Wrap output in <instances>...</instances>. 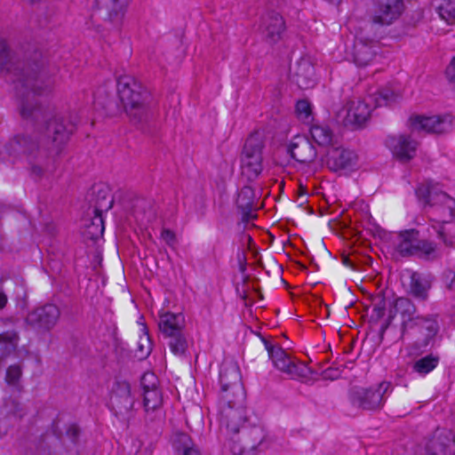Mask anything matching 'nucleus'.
I'll use <instances>...</instances> for the list:
<instances>
[{
    "label": "nucleus",
    "instance_id": "nucleus-17",
    "mask_svg": "<svg viewBox=\"0 0 455 455\" xmlns=\"http://www.w3.org/2000/svg\"><path fill=\"white\" fill-rule=\"evenodd\" d=\"M426 455H455L454 435L448 429H437L426 447Z\"/></svg>",
    "mask_w": 455,
    "mask_h": 455
},
{
    "label": "nucleus",
    "instance_id": "nucleus-44",
    "mask_svg": "<svg viewBox=\"0 0 455 455\" xmlns=\"http://www.w3.org/2000/svg\"><path fill=\"white\" fill-rule=\"evenodd\" d=\"M138 347L140 352V357H147L151 352V342L148 334H145L140 338L138 343Z\"/></svg>",
    "mask_w": 455,
    "mask_h": 455
},
{
    "label": "nucleus",
    "instance_id": "nucleus-6",
    "mask_svg": "<svg viewBox=\"0 0 455 455\" xmlns=\"http://www.w3.org/2000/svg\"><path fill=\"white\" fill-rule=\"evenodd\" d=\"M392 390V384L388 381H383L376 387H354L350 391V400L358 408L370 411L379 410L383 406Z\"/></svg>",
    "mask_w": 455,
    "mask_h": 455
},
{
    "label": "nucleus",
    "instance_id": "nucleus-49",
    "mask_svg": "<svg viewBox=\"0 0 455 455\" xmlns=\"http://www.w3.org/2000/svg\"><path fill=\"white\" fill-rule=\"evenodd\" d=\"M444 282L448 289L452 288V284L455 282V272L448 269L444 272Z\"/></svg>",
    "mask_w": 455,
    "mask_h": 455
},
{
    "label": "nucleus",
    "instance_id": "nucleus-30",
    "mask_svg": "<svg viewBox=\"0 0 455 455\" xmlns=\"http://www.w3.org/2000/svg\"><path fill=\"white\" fill-rule=\"evenodd\" d=\"M104 8L108 12V20L114 24H119L124 16V12L130 0H101Z\"/></svg>",
    "mask_w": 455,
    "mask_h": 455
},
{
    "label": "nucleus",
    "instance_id": "nucleus-26",
    "mask_svg": "<svg viewBox=\"0 0 455 455\" xmlns=\"http://www.w3.org/2000/svg\"><path fill=\"white\" fill-rule=\"evenodd\" d=\"M415 327L419 329V331L425 336V340L427 343L428 340L432 339L439 331L437 315H417L413 323V328Z\"/></svg>",
    "mask_w": 455,
    "mask_h": 455
},
{
    "label": "nucleus",
    "instance_id": "nucleus-9",
    "mask_svg": "<svg viewBox=\"0 0 455 455\" xmlns=\"http://www.w3.org/2000/svg\"><path fill=\"white\" fill-rule=\"evenodd\" d=\"M60 317V308L55 304L47 303L29 312L25 322L38 331H50L56 326Z\"/></svg>",
    "mask_w": 455,
    "mask_h": 455
},
{
    "label": "nucleus",
    "instance_id": "nucleus-13",
    "mask_svg": "<svg viewBox=\"0 0 455 455\" xmlns=\"http://www.w3.org/2000/svg\"><path fill=\"white\" fill-rule=\"evenodd\" d=\"M220 389L234 388L237 402L245 398L242 377L238 365L233 361H224L220 370Z\"/></svg>",
    "mask_w": 455,
    "mask_h": 455
},
{
    "label": "nucleus",
    "instance_id": "nucleus-33",
    "mask_svg": "<svg viewBox=\"0 0 455 455\" xmlns=\"http://www.w3.org/2000/svg\"><path fill=\"white\" fill-rule=\"evenodd\" d=\"M439 361L438 355L430 354L416 360L412 364V369L420 375H426L436 368Z\"/></svg>",
    "mask_w": 455,
    "mask_h": 455
},
{
    "label": "nucleus",
    "instance_id": "nucleus-7",
    "mask_svg": "<svg viewBox=\"0 0 455 455\" xmlns=\"http://www.w3.org/2000/svg\"><path fill=\"white\" fill-rule=\"evenodd\" d=\"M262 341L267 351L269 359L277 370L285 373L291 379H299L307 376L308 369L305 364L297 363L280 346L273 344L265 338H262Z\"/></svg>",
    "mask_w": 455,
    "mask_h": 455
},
{
    "label": "nucleus",
    "instance_id": "nucleus-28",
    "mask_svg": "<svg viewBox=\"0 0 455 455\" xmlns=\"http://www.w3.org/2000/svg\"><path fill=\"white\" fill-rule=\"evenodd\" d=\"M297 84L300 88L307 89L315 84V68L314 66L306 60L298 62V68L295 73Z\"/></svg>",
    "mask_w": 455,
    "mask_h": 455
},
{
    "label": "nucleus",
    "instance_id": "nucleus-12",
    "mask_svg": "<svg viewBox=\"0 0 455 455\" xmlns=\"http://www.w3.org/2000/svg\"><path fill=\"white\" fill-rule=\"evenodd\" d=\"M416 312V306L411 299L404 297L396 299L393 303V308L389 310L387 322L380 328V333L383 334L386 331L396 313L400 314L403 318L401 324L403 332L406 330L412 329L417 316Z\"/></svg>",
    "mask_w": 455,
    "mask_h": 455
},
{
    "label": "nucleus",
    "instance_id": "nucleus-14",
    "mask_svg": "<svg viewBox=\"0 0 455 455\" xmlns=\"http://www.w3.org/2000/svg\"><path fill=\"white\" fill-rule=\"evenodd\" d=\"M286 29L285 21L283 16L271 11L261 18L260 32L263 39L269 44L278 43Z\"/></svg>",
    "mask_w": 455,
    "mask_h": 455
},
{
    "label": "nucleus",
    "instance_id": "nucleus-40",
    "mask_svg": "<svg viewBox=\"0 0 455 455\" xmlns=\"http://www.w3.org/2000/svg\"><path fill=\"white\" fill-rule=\"evenodd\" d=\"M371 99L374 100L376 107L388 106L395 102L397 95L390 89L384 88L379 90Z\"/></svg>",
    "mask_w": 455,
    "mask_h": 455
},
{
    "label": "nucleus",
    "instance_id": "nucleus-5",
    "mask_svg": "<svg viewBox=\"0 0 455 455\" xmlns=\"http://www.w3.org/2000/svg\"><path fill=\"white\" fill-rule=\"evenodd\" d=\"M143 389V406L146 412V421L155 422L163 419V395L158 388V379L152 372L145 373L140 379Z\"/></svg>",
    "mask_w": 455,
    "mask_h": 455
},
{
    "label": "nucleus",
    "instance_id": "nucleus-42",
    "mask_svg": "<svg viewBox=\"0 0 455 455\" xmlns=\"http://www.w3.org/2000/svg\"><path fill=\"white\" fill-rule=\"evenodd\" d=\"M296 114L299 120L309 123L312 118L311 105L307 100H300L296 104Z\"/></svg>",
    "mask_w": 455,
    "mask_h": 455
},
{
    "label": "nucleus",
    "instance_id": "nucleus-48",
    "mask_svg": "<svg viewBox=\"0 0 455 455\" xmlns=\"http://www.w3.org/2000/svg\"><path fill=\"white\" fill-rule=\"evenodd\" d=\"M446 77L451 82H455V56L451 60L445 71Z\"/></svg>",
    "mask_w": 455,
    "mask_h": 455
},
{
    "label": "nucleus",
    "instance_id": "nucleus-39",
    "mask_svg": "<svg viewBox=\"0 0 455 455\" xmlns=\"http://www.w3.org/2000/svg\"><path fill=\"white\" fill-rule=\"evenodd\" d=\"M245 398L241 402H237L235 398V395L234 394V388H225L220 389V409H222L226 406L228 407H235L241 406L244 404Z\"/></svg>",
    "mask_w": 455,
    "mask_h": 455
},
{
    "label": "nucleus",
    "instance_id": "nucleus-25",
    "mask_svg": "<svg viewBox=\"0 0 455 455\" xmlns=\"http://www.w3.org/2000/svg\"><path fill=\"white\" fill-rule=\"evenodd\" d=\"M431 288L430 282L421 274L413 272L411 275L410 294L420 301H426Z\"/></svg>",
    "mask_w": 455,
    "mask_h": 455
},
{
    "label": "nucleus",
    "instance_id": "nucleus-27",
    "mask_svg": "<svg viewBox=\"0 0 455 455\" xmlns=\"http://www.w3.org/2000/svg\"><path fill=\"white\" fill-rule=\"evenodd\" d=\"M172 443L173 449L180 455H201L198 447L185 433H175L172 435Z\"/></svg>",
    "mask_w": 455,
    "mask_h": 455
},
{
    "label": "nucleus",
    "instance_id": "nucleus-32",
    "mask_svg": "<svg viewBox=\"0 0 455 455\" xmlns=\"http://www.w3.org/2000/svg\"><path fill=\"white\" fill-rule=\"evenodd\" d=\"M415 256L426 260H435L442 257V252L435 242L419 239Z\"/></svg>",
    "mask_w": 455,
    "mask_h": 455
},
{
    "label": "nucleus",
    "instance_id": "nucleus-16",
    "mask_svg": "<svg viewBox=\"0 0 455 455\" xmlns=\"http://www.w3.org/2000/svg\"><path fill=\"white\" fill-rule=\"evenodd\" d=\"M357 161V155L345 148H331L327 153V166L333 172L355 170Z\"/></svg>",
    "mask_w": 455,
    "mask_h": 455
},
{
    "label": "nucleus",
    "instance_id": "nucleus-46",
    "mask_svg": "<svg viewBox=\"0 0 455 455\" xmlns=\"http://www.w3.org/2000/svg\"><path fill=\"white\" fill-rule=\"evenodd\" d=\"M66 435L74 444H76L80 435V428L76 425L72 424L68 427Z\"/></svg>",
    "mask_w": 455,
    "mask_h": 455
},
{
    "label": "nucleus",
    "instance_id": "nucleus-10",
    "mask_svg": "<svg viewBox=\"0 0 455 455\" xmlns=\"http://www.w3.org/2000/svg\"><path fill=\"white\" fill-rule=\"evenodd\" d=\"M109 405L116 417L124 420L129 419L134 405V399L131 395V386L127 381H116L114 383Z\"/></svg>",
    "mask_w": 455,
    "mask_h": 455
},
{
    "label": "nucleus",
    "instance_id": "nucleus-50",
    "mask_svg": "<svg viewBox=\"0 0 455 455\" xmlns=\"http://www.w3.org/2000/svg\"><path fill=\"white\" fill-rule=\"evenodd\" d=\"M323 375L324 379H335L339 376V372L337 369L329 368L323 372Z\"/></svg>",
    "mask_w": 455,
    "mask_h": 455
},
{
    "label": "nucleus",
    "instance_id": "nucleus-3",
    "mask_svg": "<svg viewBox=\"0 0 455 455\" xmlns=\"http://www.w3.org/2000/svg\"><path fill=\"white\" fill-rule=\"evenodd\" d=\"M416 196L424 205L436 207L443 222H451L455 217V199L443 192L437 183L427 181L416 188Z\"/></svg>",
    "mask_w": 455,
    "mask_h": 455
},
{
    "label": "nucleus",
    "instance_id": "nucleus-47",
    "mask_svg": "<svg viewBox=\"0 0 455 455\" xmlns=\"http://www.w3.org/2000/svg\"><path fill=\"white\" fill-rule=\"evenodd\" d=\"M11 412L13 415V417L19 419H21L26 414V411L22 408L21 404L15 401L11 402Z\"/></svg>",
    "mask_w": 455,
    "mask_h": 455
},
{
    "label": "nucleus",
    "instance_id": "nucleus-37",
    "mask_svg": "<svg viewBox=\"0 0 455 455\" xmlns=\"http://www.w3.org/2000/svg\"><path fill=\"white\" fill-rule=\"evenodd\" d=\"M449 222L441 221L437 225L433 226V228L436 231L437 237L443 242L447 247H453L455 244V229L447 228L446 224Z\"/></svg>",
    "mask_w": 455,
    "mask_h": 455
},
{
    "label": "nucleus",
    "instance_id": "nucleus-2",
    "mask_svg": "<svg viewBox=\"0 0 455 455\" xmlns=\"http://www.w3.org/2000/svg\"><path fill=\"white\" fill-rule=\"evenodd\" d=\"M116 90L130 121L142 129L151 116L150 92L132 76L127 75L117 78Z\"/></svg>",
    "mask_w": 455,
    "mask_h": 455
},
{
    "label": "nucleus",
    "instance_id": "nucleus-52",
    "mask_svg": "<svg viewBox=\"0 0 455 455\" xmlns=\"http://www.w3.org/2000/svg\"><path fill=\"white\" fill-rule=\"evenodd\" d=\"M7 303V297L4 292H0V309L4 308Z\"/></svg>",
    "mask_w": 455,
    "mask_h": 455
},
{
    "label": "nucleus",
    "instance_id": "nucleus-31",
    "mask_svg": "<svg viewBox=\"0 0 455 455\" xmlns=\"http://www.w3.org/2000/svg\"><path fill=\"white\" fill-rule=\"evenodd\" d=\"M93 194L95 195L93 212L102 214L104 212H108L112 208L114 199L108 188L104 186L94 187Z\"/></svg>",
    "mask_w": 455,
    "mask_h": 455
},
{
    "label": "nucleus",
    "instance_id": "nucleus-19",
    "mask_svg": "<svg viewBox=\"0 0 455 455\" xmlns=\"http://www.w3.org/2000/svg\"><path fill=\"white\" fill-rule=\"evenodd\" d=\"M291 156L299 163L309 164L315 161L317 156L316 149L306 136H295L288 146Z\"/></svg>",
    "mask_w": 455,
    "mask_h": 455
},
{
    "label": "nucleus",
    "instance_id": "nucleus-34",
    "mask_svg": "<svg viewBox=\"0 0 455 455\" xmlns=\"http://www.w3.org/2000/svg\"><path fill=\"white\" fill-rule=\"evenodd\" d=\"M164 339H168L167 344L170 347V350L175 355H185L188 349V340L183 331L165 337Z\"/></svg>",
    "mask_w": 455,
    "mask_h": 455
},
{
    "label": "nucleus",
    "instance_id": "nucleus-24",
    "mask_svg": "<svg viewBox=\"0 0 455 455\" xmlns=\"http://www.w3.org/2000/svg\"><path fill=\"white\" fill-rule=\"evenodd\" d=\"M418 240V231L414 229L405 230L399 235V243L396 244V251L403 257L415 256L417 253Z\"/></svg>",
    "mask_w": 455,
    "mask_h": 455
},
{
    "label": "nucleus",
    "instance_id": "nucleus-43",
    "mask_svg": "<svg viewBox=\"0 0 455 455\" xmlns=\"http://www.w3.org/2000/svg\"><path fill=\"white\" fill-rule=\"evenodd\" d=\"M21 376V369L14 364L8 367L6 371V382L11 385L16 384Z\"/></svg>",
    "mask_w": 455,
    "mask_h": 455
},
{
    "label": "nucleus",
    "instance_id": "nucleus-29",
    "mask_svg": "<svg viewBox=\"0 0 455 455\" xmlns=\"http://www.w3.org/2000/svg\"><path fill=\"white\" fill-rule=\"evenodd\" d=\"M254 198V191L251 187H243L238 193L236 205L243 213V220H248L253 217L252 209Z\"/></svg>",
    "mask_w": 455,
    "mask_h": 455
},
{
    "label": "nucleus",
    "instance_id": "nucleus-11",
    "mask_svg": "<svg viewBox=\"0 0 455 455\" xmlns=\"http://www.w3.org/2000/svg\"><path fill=\"white\" fill-rule=\"evenodd\" d=\"M403 8V0H379L373 5L370 20L374 25L389 26L401 16Z\"/></svg>",
    "mask_w": 455,
    "mask_h": 455
},
{
    "label": "nucleus",
    "instance_id": "nucleus-18",
    "mask_svg": "<svg viewBox=\"0 0 455 455\" xmlns=\"http://www.w3.org/2000/svg\"><path fill=\"white\" fill-rule=\"evenodd\" d=\"M371 110L369 104L363 100L350 101L343 109L339 112L345 125L361 126L370 117Z\"/></svg>",
    "mask_w": 455,
    "mask_h": 455
},
{
    "label": "nucleus",
    "instance_id": "nucleus-45",
    "mask_svg": "<svg viewBox=\"0 0 455 455\" xmlns=\"http://www.w3.org/2000/svg\"><path fill=\"white\" fill-rule=\"evenodd\" d=\"M161 238L169 246H173L176 243V235L171 229L164 228L161 232Z\"/></svg>",
    "mask_w": 455,
    "mask_h": 455
},
{
    "label": "nucleus",
    "instance_id": "nucleus-51",
    "mask_svg": "<svg viewBox=\"0 0 455 455\" xmlns=\"http://www.w3.org/2000/svg\"><path fill=\"white\" fill-rule=\"evenodd\" d=\"M342 262L347 267L352 269H356L355 263L348 256L344 255L342 257Z\"/></svg>",
    "mask_w": 455,
    "mask_h": 455
},
{
    "label": "nucleus",
    "instance_id": "nucleus-38",
    "mask_svg": "<svg viewBox=\"0 0 455 455\" xmlns=\"http://www.w3.org/2000/svg\"><path fill=\"white\" fill-rule=\"evenodd\" d=\"M93 213L94 216L91 220V224L87 226V233L91 239L96 240L103 235L105 227L102 214Z\"/></svg>",
    "mask_w": 455,
    "mask_h": 455
},
{
    "label": "nucleus",
    "instance_id": "nucleus-36",
    "mask_svg": "<svg viewBox=\"0 0 455 455\" xmlns=\"http://www.w3.org/2000/svg\"><path fill=\"white\" fill-rule=\"evenodd\" d=\"M436 12L448 25L455 24V0H440Z\"/></svg>",
    "mask_w": 455,
    "mask_h": 455
},
{
    "label": "nucleus",
    "instance_id": "nucleus-4",
    "mask_svg": "<svg viewBox=\"0 0 455 455\" xmlns=\"http://www.w3.org/2000/svg\"><path fill=\"white\" fill-rule=\"evenodd\" d=\"M265 147L263 134L254 132L246 139L241 156L242 174L249 180H253L261 173L262 151Z\"/></svg>",
    "mask_w": 455,
    "mask_h": 455
},
{
    "label": "nucleus",
    "instance_id": "nucleus-8",
    "mask_svg": "<svg viewBox=\"0 0 455 455\" xmlns=\"http://www.w3.org/2000/svg\"><path fill=\"white\" fill-rule=\"evenodd\" d=\"M453 118L450 115L444 116H414L409 120L410 129L412 132H421L430 134H443L452 131Z\"/></svg>",
    "mask_w": 455,
    "mask_h": 455
},
{
    "label": "nucleus",
    "instance_id": "nucleus-41",
    "mask_svg": "<svg viewBox=\"0 0 455 455\" xmlns=\"http://www.w3.org/2000/svg\"><path fill=\"white\" fill-rule=\"evenodd\" d=\"M373 309L371 318L372 321L378 322L384 315L386 312V299L382 293L378 294L373 300Z\"/></svg>",
    "mask_w": 455,
    "mask_h": 455
},
{
    "label": "nucleus",
    "instance_id": "nucleus-21",
    "mask_svg": "<svg viewBox=\"0 0 455 455\" xmlns=\"http://www.w3.org/2000/svg\"><path fill=\"white\" fill-rule=\"evenodd\" d=\"M243 443L236 448L234 445L231 450L236 455H246L247 451H254L257 447L263 444L267 436L265 429L261 426H253L252 427H244L243 431Z\"/></svg>",
    "mask_w": 455,
    "mask_h": 455
},
{
    "label": "nucleus",
    "instance_id": "nucleus-20",
    "mask_svg": "<svg viewBox=\"0 0 455 455\" xmlns=\"http://www.w3.org/2000/svg\"><path fill=\"white\" fill-rule=\"evenodd\" d=\"M246 419V409L244 404L235 407H224L220 409V422L228 431L237 434Z\"/></svg>",
    "mask_w": 455,
    "mask_h": 455
},
{
    "label": "nucleus",
    "instance_id": "nucleus-15",
    "mask_svg": "<svg viewBox=\"0 0 455 455\" xmlns=\"http://www.w3.org/2000/svg\"><path fill=\"white\" fill-rule=\"evenodd\" d=\"M386 145L394 156L401 162L411 160L415 156L418 148V142L411 139V135L406 134L388 136Z\"/></svg>",
    "mask_w": 455,
    "mask_h": 455
},
{
    "label": "nucleus",
    "instance_id": "nucleus-23",
    "mask_svg": "<svg viewBox=\"0 0 455 455\" xmlns=\"http://www.w3.org/2000/svg\"><path fill=\"white\" fill-rule=\"evenodd\" d=\"M159 330L164 338L183 331L185 319L181 314L166 312L160 315L158 322Z\"/></svg>",
    "mask_w": 455,
    "mask_h": 455
},
{
    "label": "nucleus",
    "instance_id": "nucleus-35",
    "mask_svg": "<svg viewBox=\"0 0 455 455\" xmlns=\"http://www.w3.org/2000/svg\"><path fill=\"white\" fill-rule=\"evenodd\" d=\"M310 134L319 146H329L332 141L333 133L329 127L324 125H312Z\"/></svg>",
    "mask_w": 455,
    "mask_h": 455
},
{
    "label": "nucleus",
    "instance_id": "nucleus-1",
    "mask_svg": "<svg viewBox=\"0 0 455 455\" xmlns=\"http://www.w3.org/2000/svg\"><path fill=\"white\" fill-rule=\"evenodd\" d=\"M40 53L36 52L33 63L21 61L6 43L0 41V76H9L20 93V114L24 121L36 131L33 133L15 135L4 144L5 153L13 157H23L35 179L41 178L48 170L50 156L60 152L74 132L77 116L53 115L54 109L39 100L47 95L53 81L39 62Z\"/></svg>",
    "mask_w": 455,
    "mask_h": 455
},
{
    "label": "nucleus",
    "instance_id": "nucleus-22",
    "mask_svg": "<svg viewBox=\"0 0 455 455\" xmlns=\"http://www.w3.org/2000/svg\"><path fill=\"white\" fill-rule=\"evenodd\" d=\"M378 49V44L375 42L357 40L354 45V62L359 67L369 65L375 57Z\"/></svg>",
    "mask_w": 455,
    "mask_h": 455
}]
</instances>
